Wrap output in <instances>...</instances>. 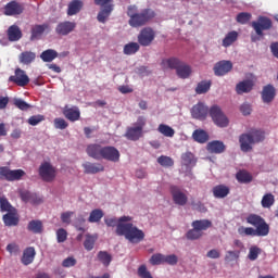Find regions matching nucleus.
Segmentation results:
<instances>
[{
    "mask_svg": "<svg viewBox=\"0 0 278 278\" xmlns=\"http://www.w3.org/2000/svg\"><path fill=\"white\" fill-rule=\"evenodd\" d=\"M207 114H210V109L203 102H199L191 109L192 117L198 121H205V118H207Z\"/></svg>",
    "mask_w": 278,
    "mask_h": 278,
    "instance_id": "obj_14",
    "label": "nucleus"
},
{
    "mask_svg": "<svg viewBox=\"0 0 278 278\" xmlns=\"http://www.w3.org/2000/svg\"><path fill=\"white\" fill-rule=\"evenodd\" d=\"M124 54L125 55H135L140 51V43L138 42H129L124 46Z\"/></svg>",
    "mask_w": 278,
    "mask_h": 278,
    "instance_id": "obj_38",
    "label": "nucleus"
},
{
    "mask_svg": "<svg viewBox=\"0 0 278 278\" xmlns=\"http://www.w3.org/2000/svg\"><path fill=\"white\" fill-rule=\"evenodd\" d=\"M66 238H68V232H66V229L60 228L56 231V240L59 243L66 242Z\"/></svg>",
    "mask_w": 278,
    "mask_h": 278,
    "instance_id": "obj_60",
    "label": "nucleus"
},
{
    "mask_svg": "<svg viewBox=\"0 0 278 278\" xmlns=\"http://www.w3.org/2000/svg\"><path fill=\"white\" fill-rule=\"evenodd\" d=\"M191 226L195 227V229H198L201 233H203V231H207V229H211L212 220H210V219H197V220L192 222Z\"/></svg>",
    "mask_w": 278,
    "mask_h": 278,
    "instance_id": "obj_31",
    "label": "nucleus"
},
{
    "mask_svg": "<svg viewBox=\"0 0 278 278\" xmlns=\"http://www.w3.org/2000/svg\"><path fill=\"white\" fill-rule=\"evenodd\" d=\"M212 192L215 199H225L229 195L230 189L225 185H217L213 187Z\"/></svg>",
    "mask_w": 278,
    "mask_h": 278,
    "instance_id": "obj_28",
    "label": "nucleus"
},
{
    "mask_svg": "<svg viewBox=\"0 0 278 278\" xmlns=\"http://www.w3.org/2000/svg\"><path fill=\"white\" fill-rule=\"evenodd\" d=\"M137 40L141 47H151L155 40V30L151 27H146L140 30Z\"/></svg>",
    "mask_w": 278,
    "mask_h": 278,
    "instance_id": "obj_9",
    "label": "nucleus"
},
{
    "mask_svg": "<svg viewBox=\"0 0 278 278\" xmlns=\"http://www.w3.org/2000/svg\"><path fill=\"white\" fill-rule=\"evenodd\" d=\"M236 179L239 184H251L253 181V175L247 170H239L236 174Z\"/></svg>",
    "mask_w": 278,
    "mask_h": 278,
    "instance_id": "obj_35",
    "label": "nucleus"
},
{
    "mask_svg": "<svg viewBox=\"0 0 278 278\" xmlns=\"http://www.w3.org/2000/svg\"><path fill=\"white\" fill-rule=\"evenodd\" d=\"M260 255H262V249L257 245H252L249 249L248 260H250V262H255V260H257Z\"/></svg>",
    "mask_w": 278,
    "mask_h": 278,
    "instance_id": "obj_48",
    "label": "nucleus"
},
{
    "mask_svg": "<svg viewBox=\"0 0 278 278\" xmlns=\"http://www.w3.org/2000/svg\"><path fill=\"white\" fill-rule=\"evenodd\" d=\"M138 277H140V278H153V276L151 275V271H149V269H147V265L139 266Z\"/></svg>",
    "mask_w": 278,
    "mask_h": 278,
    "instance_id": "obj_57",
    "label": "nucleus"
},
{
    "mask_svg": "<svg viewBox=\"0 0 278 278\" xmlns=\"http://www.w3.org/2000/svg\"><path fill=\"white\" fill-rule=\"evenodd\" d=\"M8 36L11 42H16V40H21V38H23V33L18 26L13 25L8 29Z\"/></svg>",
    "mask_w": 278,
    "mask_h": 278,
    "instance_id": "obj_33",
    "label": "nucleus"
},
{
    "mask_svg": "<svg viewBox=\"0 0 278 278\" xmlns=\"http://www.w3.org/2000/svg\"><path fill=\"white\" fill-rule=\"evenodd\" d=\"M181 160L185 166H194L197 164V159L192 152L182 153Z\"/></svg>",
    "mask_w": 278,
    "mask_h": 278,
    "instance_id": "obj_44",
    "label": "nucleus"
},
{
    "mask_svg": "<svg viewBox=\"0 0 278 278\" xmlns=\"http://www.w3.org/2000/svg\"><path fill=\"white\" fill-rule=\"evenodd\" d=\"M181 60L177 58L164 59L161 63L163 71H177L181 66Z\"/></svg>",
    "mask_w": 278,
    "mask_h": 278,
    "instance_id": "obj_20",
    "label": "nucleus"
},
{
    "mask_svg": "<svg viewBox=\"0 0 278 278\" xmlns=\"http://www.w3.org/2000/svg\"><path fill=\"white\" fill-rule=\"evenodd\" d=\"M266 138V132L260 129H252L247 134H242L239 137L240 149L243 153H249L253 151L251 144H257L258 142H264Z\"/></svg>",
    "mask_w": 278,
    "mask_h": 278,
    "instance_id": "obj_3",
    "label": "nucleus"
},
{
    "mask_svg": "<svg viewBox=\"0 0 278 278\" xmlns=\"http://www.w3.org/2000/svg\"><path fill=\"white\" fill-rule=\"evenodd\" d=\"M238 40V31L232 30L226 35V37L223 39V47H231L233 42Z\"/></svg>",
    "mask_w": 278,
    "mask_h": 278,
    "instance_id": "obj_41",
    "label": "nucleus"
},
{
    "mask_svg": "<svg viewBox=\"0 0 278 278\" xmlns=\"http://www.w3.org/2000/svg\"><path fill=\"white\" fill-rule=\"evenodd\" d=\"M233 68V63H231V61H219L217 62L214 67V74L216 75V77H225V75H227V73H231Z\"/></svg>",
    "mask_w": 278,
    "mask_h": 278,
    "instance_id": "obj_11",
    "label": "nucleus"
},
{
    "mask_svg": "<svg viewBox=\"0 0 278 278\" xmlns=\"http://www.w3.org/2000/svg\"><path fill=\"white\" fill-rule=\"evenodd\" d=\"M103 216H104V214L101 208H94L93 211H91L88 222L89 223H99L101 220V218H103Z\"/></svg>",
    "mask_w": 278,
    "mask_h": 278,
    "instance_id": "obj_49",
    "label": "nucleus"
},
{
    "mask_svg": "<svg viewBox=\"0 0 278 278\" xmlns=\"http://www.w3.org/2000/svg\"><path fill=\"white\" fill-rule=\"evenodd\" d=\"M49 29V24H36L30 29V40H39L42 37V34Z\"/></svg>",
    "mask_w": 278,
    "mask_h": 278,
    "instance_id": "obj_21",
    "label": "nucleus"
},
{
    "mask_svg": "<svg viewBox=\"0 0 278 278\" xmlns=\"http://www.w3.org/2000/svg\"><path fill=\"white\" fill-rule=\"evenodd\" d=\"M193 139L200 144H205L210 140V135L205 130L198 129L193 131Z\"/></svg>",
    "mask_w": 278,
    "mask_h": 278,
    "instance_id": "obj_34",
    "label": "nucleus"
},
{
    "mask_svg": "<svg viewBox=\"0 0 278 278\" xmlns=\"http://www.w3.org/2000/svg\"><path fill=\"white\" fill-rule=\"evenodd\" d=\"M170 194H172L173 201L176 205L184 206V205H186V203H188V195H186V193H184V191H181V189H179V187L172 186Z\"/></svg>",
    "mask_w": 278,
    "mask_h": 278,
    "instance_id": "obj_16",
    "label": "nucleus"
},
{
    "mask_svg": "<svg viewBox=\"0 0 278 278\" xmlns=\"http://www.w3.org/2000/svg\"><path fill=\"white\" fill-rule=\"evenodd\" d=\"M16 208L12 206L10 201H8V198L5 197H0V212H14Z\"/></svg>",
    "mask_w": 278,
    "mask_h": 278,
    "instance_id": "obj_47",
    "label": "nucleus"
},
{
    "mask_svg": "<svg viewBox=\"0 0 278 278\" xmlns=\"http://www.w3.org/2000/svg\"><path fill=\"white\" fill-rule=\"evenodd\" d=\"M63 116H65L67 121H71V123H75L81 118V112L79 111L78 106L65 105L63 108Z\"/></svg>",
    "mask_w": 278,
    "mask_h": 278,
    "instance_id": "obj_17",
    "label": "nucleus"
},
{
    "mask_svg": "<svg viewBox=\"0 0 278 278\" xmlns=\"http://www.w3.org/2000/svg\"><path fill=\"white\" fill-rule=\"evenodd\" d=\"M24 11H25V7H23V4L14 0L7 3L4 7L5 16H18L23 14Z\"/></svg>",
    "mask_w": 278,
    "mask_h": 278,
    "instance_id": "obj_15",
    "label": "nucleus"
},
{
    "mask_svg": "<svg viewBox=\"0 0 278 278\" xmlns=\"http://www.w3.org/2000/svg\"><path fill=\"white\" fill-rule=\"evenodd\" d=\"M77 27V23L71 21L60 22L55 27V34L58 36H68V34H73L75 28Z\"/></svg>",
    "mask_w": 278,
    "mask_h": 278,
    "instance_id": "obj_12",
    "label": "nucleus"
},
{
    "mask_svg": "<svg viewBox=\"0 0 278 278\" xmlns=\"http://www.w3.org/2000/svg\"><path fill=\"white\" fill-rule=\"evenodd\" d=\"M157 163L165 168H170V166H175V161H173L170 156L166 155L159 156Z\"/></svg>",
    "mask_w": 278,
    "mask_h": 278,
    "instance_id": "obj_50",
    "label": "nucleus"
},
{
    "mask_svg": "<svg viewBox=\"0 0 278 278\" xmlns=\"http://www.w3.org/2000/svg\"><path fill=\"white\" fill-rule=\"evenodd\" d=\"M76 264H77V260H75V257H73V256H68L67 258H65L62 262L63 268H71V267L75 266Z\"/></svg>",
    "mask_w": 278,
    "mask_h": 278,
    "instance_id": "obj_62",
    "label": "nucleus"
},
{
    "mask_svg": "<svg viewBox=\"0 0 278 278\" xmlns=\"http://www.w3.org/2000/svg\"><path fill=\"white\" fill-rule=\"evenodd\" d=\"M186 236L187 240H199V238H203V232L199 231L197 227H193Z\"/></svg>",
    "mask_w": 278,
    "mask_h": 278,
    "instance_id": "obj_53",
    "label": "nucleus"
},
{
    "mask_svg": "<svg viewBox=\"0 0 278 278\" xmlns=\"http://www.w3.org/2000/svg\"><path fill=\"white\" fill-rule=\"evenodd\" d=\"M14 105L18 108V110H22V112H27V110H29V108H31V105L27 102H25V100H21V99H16L14 101Z\"/></svg>",
    "mask_w": 278,
    "mask_h": 278,
    "instance_id": "obj_58",
    "label": "nucleus"
},
{
    "mask_svg": "<svg viewBox=\"0 0 278 278\" xmlns=\"http://www.w3.org/2000/svg\"><path fill=\"white\" fill-rule=\"evenodd\" d=\"M96 242H97V235L87 233L84 242V248L86 249V251H92V249H94Z\"/></svg>",
    "mask_w": 278,
    "mask_h": 278,
    "instance_id": "obj_43",
    "label": "nucleus"
},
{
    "mask_svg": "<svg viewBox=\"0 0 278 278\" xmlns=\"http://www.w3.org/2000/svg\"><path fill=\"white\" fill-rule=\"evenodd\" d=\"M73 214H75V212L73 211H67L61 214V220L62 223H64L65 225H71V217L73 216Z\"/></svg>",
    "mask_w": 278,
    "mask_h": 278,
    "instance_id": "obj_63",
    "label": "nucleus"
},
{
    "mask_svg": "<svg viewBox=\"0 0 278 278\" xmlns=\"http://www.w3.org/2000/svg\"><path fill=\"white\" fill-rule=\"evenodd\" d=\"M55 58H58V51L53 49H48L40 54L42 62H53Z\"/></svg>",
    "mask_w": 278,
    "mask_h": 278,
    "instance_id": "obj_40",
    "label": "nucleus"
},
{
    "mask_svg": "<svg viewBox=\"0 0 278 278\" xmlns=\"http://www.w3.org/2000/svg\"><path fill=\"white\" fill-rule=\"evenodd\" d=\"M149 262L152 266H160L161 264H164V254L162 253L153 254L150 257Z\"/></svg>",
    "mask_w": 278,
    "mask_h": 278,
    "instance_id": "obj_54",
    "label": "nucleus"
},
{
    "mask_svg": "<svg viewBox=\"0 0 278 278\" xmlns=\"http://www.w3.org/2000/svg\"><path fill=\"white\" fill-rule=\"evenodd\" d=\"M127 14L129 16V25L130 27H142L147 25L149 21L155 18V12L151 9H143L141 12H136V7H128Z\"/></svg>",
    "mask_w": 278,
    "mask_h": 278,
    "instance_id": "obj_4",
    "label": "nucleus"
},
{
    "mask_svg": "<svg viewBox=\"0 0 278 278\" xmlns=\"http://www.w3.org/2000/svg\"><path fill=\"white\" fill-rule=\"evenodd\" d=\"M9 81H12L16 86L21 88H25L29 84V76L25 73V71L21 68L15 70V75L9 77Z\"/></svg>",
    "mask_w": 278,
    "mask_h": 278,
    "instance_id": "obj_13",
    "label": "nucleus"
},
{
    "mask_svg": "<svg viewBox=\"0 0 278 278\" xmlns=\"http://www.w3.org/2000/svg\"><path fill=\"white\" fill-rule=\"evenodd\" d=\"M112 12H114V4L104 5L98 13L97 20L99 23H106Z\"/></svg>",
    "mask_w": 278,
    "mask_h": 278,
    "instance_id": "obj_27",
    "label": "nucleus"
},
{
    "mask_svg": "<svg viewBox=\"0 0 278 278\" xmlns=\"http://www.w3.org/2000/svg\"><path fill=\"white\" fill-rule=\"evenodd\" d=\"M54 127L55 129H66V127H68V123L62 117H56L54 118Z\"/></svg>",
    "mask_w": 278,
    "mask_h": 278,
    "instance_id": "obj_61",
    "label": "nucleus"
},
{
    "mask_svg": "<svg viewBox=\"0 0 278 278\" xmlns=\"http://www.w3.org/2000/svg\"><path fill=\"white\" fill-rule=\"evenodd\" d=\"M83 8H84V1L72 0L67 7V16H75V14H79Z\"/></svg>",
    "mask_w": 278,
    "mask_h": 278,
    "instance_id": "obj_25",
    "label": "nucleus"
},
{
    "mask_svg": "<svg viewBox=\"0 0 278 278\" xmlns=\"http://www.w3.org/2000/svg\"><path fill=\"white\" fill-rule=\"evenodd\" d=\"M42 121H45V115H33L28 118V125L36 127V125H39Z\"/></svg>",
    "mask_w": 278,
    "mask_h": 278,
    "instance_id": "obj_59",
    "label": "nucleus"
},
{
    "mask_svg": "<svg viewBox=\"0 0 278 278\" xmlns=\"http://www.w3.org/2000/svg\"><path fill=\"white\" fill-rule=\"evenodd\" d=\"M28 231L33 233H42V222L41 220H30L27 226Z\"/></svg>",
    "mask_w": 278,
    "mask_h": 278,
    "instance_id": "obj_46",
    "label": "nucleus"
},
{
    "mask_svg": "<svg viewBox=\"0 0 278 278\" xmlns=\"http://www.w3.org/2000/svg\"><path fill=\"white\" fill-rule=\"evenodd\" d=\"M210 88H212V80H202L195 87L197 94H205L210 92Z\"/></svg>",
    "mask_w": 278,
    "mask_h": 278,
    "instance_id": "obj_37",
    "label": "nucleus"
},
{
    "mask_svg": "<svg viewBox=\"0 0 278 278\" xmlns=\"http://www.w3.org/2000/svg\"><path fill=\"white\" fill-rule=\"evenodd\" d=\"M36 257V249L34 247L26 248L23 252L22 264L29 266Z\"/></svg>",
    "mask_w": 278,
    "mask_h": 278,
    "instance_id": "obj_26",
    "label": "nucleus"
},
{
    "mask_svg": "<svg viewBox=\"0 0 278 278\" xmlns=\"http://www.w3.org/2000/svg\"><path fill=\"white\" fill-rule=\"evenodd\" d=\"M176 75L180 79H188V77H190V75H192V67H190V65L182 62V64H180V66H178V70H176Z\"/></svg>",
    "mask_w": 278,
    "mask_h": 278,
    "instance_id": "obj_32",
    "label": "nucleus"
},
{
    "mask_svg": "<svg viewBox=\"0 0 278 278\" xmlns=\"http://www.w3.org/2000/svg\"><path fill=\"white\" fill-rule=\"evenodd\" d=\"M2 220L5 227H16L18 225V213L15 211H11L3 215Z\"/></svg>",
    "mask_w": 278,
    "mask_h": 278,
    "instance_id": "obj_23",
    "label": "nucleus"
},
{
    "mask_svg": "<svg viewBox=\"0 0 278 278\" xmlns=\"http://www.w3.org/2000/svg\"><path fill=\"white\" fill-rule=\"evenodd\" d=\"M251 18H253V15L251 13L241 12L237 15L236 21L240 25H247V23H249V21H251Z\"/></svg>",
    "mask_w": 278,
    "mask_h": 278,
    "instance_id": "obj_51",
    "label": "nucleus"
},
{
    "mask_svg": "<svg viewBox=\"0 0 278 278\" xmlns=\"http://www.w3.org/2000/svg\"><path fill=\"white\" fill-rule=\"evenodd\" d=\"M191 206L192 210H195V212H201L202 214H205V212H207V207L205 206V204H203V202L199 200H192Z\"/></svg>",
    "mask_w": 278,
    "mask_h": 278,
    "instance_id": "obj_55",
    "label": "nucleus"
},
{
    "mask_svg": "<svg viewBox=\"0 0 278 278\" xmlns=\"http://www.w3.org/2000/svg\"><path fill=\"white\" fill-rule=\"evenodd\" d=\"M261 205L264 208L273 207V205H275V195H273V193H266L265 195H263Z\"/></svg>",
    "mask_w": 278,
    "mask_h": 278,
    "instance_id": "obj_45",
    "label": "nucleus"
},
{
    "mask_svg": "<svg viewBox=\"0 0 278 278\" xmlns=\"http://www.w3.org/2000/svg\"><path fill=\"white\" fill-rule=\"evenodd\" d=\"M39 176L41 177L42 181L46 184H51L55 181V177H58V172L55 167L51 165L49 162H45L39 166Z\"/></svg>",
    "mask_w": 278,
    "mask_h": 278,
    "instance_id": "obj_8",
    "label": "nucleus"
},
{
    "mask_svg": "<svg viewBox=\"0 0 278 278\" xmlns=\"http://www.w3.org/2000/svg\"><path fill=\"white\" fill-rule=\"evenodd\" d=\"M177 262H179V257H177V255H164L163 264H168V266H177Z\"/></svg>",
    "mask_w": 278,
    "mask_h": 278,
    "instance_id": "obj_56",
    "label": "nucleus"
},
{
    "mask_svg": "<svg viewBox=\"0 0 278 278\" xmlns=\"http://www.w3.org/2000/svg\"><path fill=\"white\" fill-rule=\"evenodd\" d=\"M239 252L236 251H228L225 256L226 262H233V260H238Z\"/></svg>",
    "mask_w": 278,
    "mask_h": 278,
    "instance_id": "obj_64",
    "label": "nucleus"
},
{
    "mask_svg": "<svg viewBox=\"0 0 278 278\" xmlns=\"http://www.w3.org/2000/svg\"><path fill=\"white\" fill-rule=\"evenodd\" d=\"M86 153L89 157L93 160H101L103 155V146L99 143H90L86 148Z\"/></svg>",
    "mask_w": 278,
    "mask_h": 278,
    "instance_id": "obj_18",
    "label": "nucleus"
},
{
    "mask_svg": "<svg viewBox=\"0 0 278 278\" xmlns=\"http://www.w3.org/2000/svg\"><path fill=\"white\" fill-rule=\"evenodd\" d=\"M20 197L22 199V201H24V203H34L35 199H36V194L31 193L28 190H21L20 191Z\"/></svg>",
    "mask_w": 278,
    "mask_h": 278,
    "instance_id": "obj_52",
    "label": "nucleus"
},
{
    "mask_svg": "<svg viewBox=\"0 0 278 278\" xmlns=\"http://www.w3.org/2000/svg\"><path fill=\"white\" fill-rule=\"evenodd\" d=\"M125 138H127V140H132V142L140 140V138H142L141 128H138L137 126L128 127L125 134Z\"/></svg>",
    "mask_w": 278,
    "mask_h": 278,
    "instance_id": "obj_29",
    "label": "nucleus"
},
{
    "mask_svg": "<svg viewBox=\"0 0 278 278\" xmlns=\"http://www.w3.org/2000/svg\"><path fill=\"white\" fill-rule=\"evenodd\" d=\"M101 160H106V162H119L121 152L118 149L112 146H105L102 148V156Z\"/></svg>",
    "mask_w": 278,
    "mask_h": 278,
    "instance_id": "obj_10",
    "label": "nucleus"
},
{
    "mask_svg": "<svg viewBox=\"0 0 278 278\" xmlns=\"http://www.w3.org/2000/svg\"><path fill=\"white\" fill-rule=\"evenodd\" d=\"M157 131L162 134V136H165V138H173V136H175V129L166 124H161Z\"/></svg>",
    "mask_w": 278,
    "mask_h": 278,
    "instance_id": "obj_42",
    "label": "nucleus"
},
{
    "mask_svg": "<svg viewBox=\"0 0 278 278\" xmlns=\"http://www.w3.org/2000/svg\"><path fill=\"white\" fill-rule=\"evenodd\" d=\"M276 94L277 92L273 85L265 86L262 91L263 103H273Z\"/></svg>",
    "mask_w": 278,
    "mask_h": 278,
    "instance_id": "obj_22",
    "label": "nucleus"
},
{
    "mask_svg": "<svg viewBox=\"0 0 278 278\" xmlns=\"http://www.w3.org/2000/svg\"><path fill=\"white\" fill-rule=\"evenodd\" d=\"M225 149L226 146L223 141L215 140L207 143V151H210V153H225Z\"/></svg>",
    "mask_w": 278,
    "mask_h": 278,
    "instance_id": "obj_30",
    "label": "nucleus"
},
{
    "mask_svg": "<svg viewBox=\"0 0 278 278\" xmlns=\"http://www.w3.org/2000/svg\"><path fill=\"white\" fill-rule=\"evenodd\" d=\"M85 175H97V173H103L105 167L101 163L86 162L83 164Z\"/></svg>",
    "mask_w": 278,
    "mask_h": 278,
    "instance_id": "obj_19",
    "label": "nucleus"
},
{
    "mask_svg": "<svg viewBox=\"0 0 278 278\" xmlns=\"http://www.w3.org/2000/svg\"><path fill=\"white\" fill-rule=\"evenodd\" d=\"M134 217L122 216L119 218L112 217L104 219L106 227H116V236H124L131 244H140L144 240V231L136 227L131 222Z\"/></svg>",
    "mask_w": 278,
    "mask_h": 278,
    "instance_id": "obj_1",
    "label": "nucleus"
},
{
    "mask_svg": "<svg viewBox=\"0 0 278 278\" xmlns=\"http://www.w3.org/2000/svg\"><path fill=\"white\" fill-rule=\"evenodd\" d=\"M210 116L213 123L217 127H222V128L229 127V118L227 117V115H225V113H223V110L220 109V106L218 105L211 106Z\"/></svg>",
    "mask_w": 278,
    "mask_h": 278,
    "instance_id": "obj_6",
    "label": "nucleus"
},
{
    "mask_svg": "<svg viewBox=\"0 0 278 278\" xmlns=\"http://www.w3.org/2000/svg\"><path fill=\"white\" fill-rule=\"evenodd\" d=\"M36 60V52L31 51H24L20 54V62L21 64H31Z\"/></svg>",
    "mask_w": 278,
    "mask_h": 278,
    "instance_id": "obj_36",
    "label": "nucleus"
},
{
    "mask_svg": "<svg viewBox=\"0 0 278 278\" xmlns=\"http://www.w3.org/2000/svg\"><path fill=\"white\" fill-rule=\"evenodd\" d=\"M255 84L251 79L242 80L236 86L237 94H244L251 92Z\"/></svg>",
    "mask_w": 278,
    "mask_h": 278,
    "instance_id": "obj_24",
    "label": "nucleus"
},
{
    "mask_svg": "<svg viewBox=\"0 0 278 278\" xmlns=\"http://www.w3.org/2000/svg\"><path fill=\"white\" fill-rule=\"evenodd\" d=\"M25 177L23 169H10L8 166L0 167V179L4 181H21Z\"/></svg>",
    "mask_w": 278,
    "mask_h": 278,
    "instance_id": "obj_7",
    "label": "nucleus"
},
{
    "mask_svg": "<svg viewBox=\"0 0 278 278\" xmlns=\"http://www.w3.org/2000/svg\"><path fill=\"white\" fill-rule=\"evenodd\" d=\"M97 257L103 266H110V264H112V254L108 251H99Z\"/></svg>",
    "mask_w": 278,
    "mask_h": 278,
    "instance_id": "obj_39",
    "label": "nucleus"
},
{
    "mask_svg": "<svg viewBox=\"0 0 278 278\" xmlns=\"http://www.w3.org/2000/svg\"><path fill=\"white\" fill-rule=\"evenodd\" d=\"M245 220L248 225H252V227L240 226L237 229L239 236H241L242 238H244V236H251L252 238H266V236L270 233V225L266 223V219H264V217L257 214H250L245 218Z\"/></svg>",
    "mask_w": 278,
    "mask_h": 278,
    "instance_id": "obj_2",
    "label": "nucleus"
},
{
    "mask_svg": "<svg viewBox=\"0 0 278 278\" xmlns=\"http://www.w3.org/2000/svg\"><path fill=\"white\" fill-rule=\"evenodd\" d=\"M251 27L254 29L256 35H251V42H257L264 38V31L273 29V20L268 16H258L257 21L251 23Z\"/></svg>",
    "mask_w": 278,
    "mask_h": 278,
    "instance_id": "obj_5",
    "label": "nucleus"
}]
</instances>
